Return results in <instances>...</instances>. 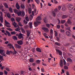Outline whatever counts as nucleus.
I'll return each mask as SVG.
<instances>
[{"label":"nucleus","mask_w":75,"mask_h":75,"mask_svg":"<svg viewBox=\"0 0 75 75\" xmlns=\"http://www.w3.org/2000/svg\"><path fill=\"white\" fill-rule=\"evenodd\" d=\"M67 7L69 10L71 11V10H73V8H74V6L72 5V4H69L67 5Z\"/></svg>","instance_id":"f257e3e1"},{"label":"nucleus","mask_w":75,"mask_h":75,"mask_svg":"<svg viewBox=\"0 0 75 75\" xmlns=\"http://www.w3.org/2000/svg\"><path fill=\"white\" fill-rule=\"evenodd\" d=\"M0 21L1 23H3V13L2 12H0Z\"/></svg>","instance_id":"f03ea898"},{"label":"nucleus","mask_w":75,"mask_h":75,"mask_svg":"<svg viewBox=\"0 0 75 75\" xmlns=\"http://www.w3.org/2000/svg\"><path fill=\"white\" fill-rule=\"evenodd\" d=\"M18 39H21L22 40H24V37L23 36V34L21 33H20L18 37Z\"/></svg>","instance_id":"7ed1b4c3"},{"label":"nucleus","mask_w":75,"mask_h":75,"mask_svg":"<svg viewBox=\"0 0 75 75\" xmlns=\"http://www.w3.org/2000/svg\"><path fill=\"white\" fill-rule=\"evenodd\" d=\"M4 53H5L4 51L1 50H0V54H1L2 55H3L4 57H6L7 55H6V54H4Z\"/></svg>","instance_id":"20e7f679"},{"label":"nucleus","mask_w":75,"mask_h":75,"mask_svg":"<svg viewBox=\"0 0 75 75\" xmlns=\"http://www.w3.org/2000/svg\"><path fill=\"white\" fill-rule=\"evenodd\" d=\"M41 22L40 21H36L34 23L35 26V27H37V26L39 25V24H41Z\"/></svg>","instance_id":"39448f33"},{"label":"nucleus","mask_w":75,"mask_h":75,"mask_svg":"<svg viewBox=\"0 0 75 75\" xmlns=\"http://www.w3.org/2000/svg\"><path fill=\"white\" fill-rule=\"evenodd\" d=\"M68 24H71V21L70 20H68L67 23H65V25L66 27H68Z\"/></svg>","instance_id":"423d86ee"},{"label":"nucleus","mask_w":75,"mask_h":75,"mask_svg":"<svg viewBox=\"0 0 75 75\" xmlns=\"http://www.w3.org/2000/svg\"><path fill=\"white\" fill-rule=\"evenodd\" d=\"M42 29L43 30H44V31L46 32V33H48L49 31V30L47 28L45 27H42Z\"/></svg>","instance_id":"0eeeda50"},{"label":"nucleus","mask_w":75,"mask_h":75,"mask_svg":"<svg viewBox=\"0 0 75 75\" xmlns=\"http://www.w3.org/2000/svg\"><path fill=\"white\" fill-rule=\"evenodd\" d=\"M17 42L18 44V45H22L23 43L22 40H19L17 41Z\"/></svg>","instance_id":"6e6552de"},{"label":"nucleus","mask_w":75,"mask_h":75,"mask_svg":"<svg viewBox=\"0 0 75 75\" xmlns=\"http://www.w3.org/2000/svg\"><path fill=\"white\" fill-rule=\"evenodd\" d=\"M11 54H13V52L12 51H9L8 50H7L6 53V54H7V55H10V54H11Z\"/></svg>","instance_id":"1a4fd4ad"},{"label":"nucleus","mask_w":75,"mask_h":75,"mask_svg":"<svg viewBox=\"0 0 75 75\" xmlns=\"http://www.w3.org/2000/svg\"><path fill=\"white\" fill-rule=\"evenodd\" d=\"M26 31L27 33V36L30 37V30H26Z\"/></svg>","instance_id":"9d476101"},{"label":"nucleus","mask_w":75,"mask_h":75,"mask_svg":"<svg viewBox=\"0 0 75 75\" xmlns=\"http://www.w3.org/2000/svg\"><path fill=\"white\" fill-rule=\"evenodd\" d=\"M12 38L15 41H17V40H18V39L17 38V36H13L12 37Z\"/></svg>","instance_id":"9b49d317"},{"label":"nucleus","mask_w":75,"mask_h":75,"mask_svg":"<svg viewBox=\"0 0 75 75\" xmlns=\"http://www.w3.org/2000/svg\"><path fill=\"white\" fill-rule=\"evenodd\" d=\"M16 8L18 10H19L20 9V6H19L18 4V2H16Z\"/></svg>","instance_id":"f8f14e48"},{"label":"nucleus","mask_w":75,"mask_h":75,"mask_svg":"<svg viewBox=\"0 0 75 75\" xmlns=\"http://www.w3.org/2000/svg\"><path fill=\"white\" fill-rule=\"evenodd\" d=\"M60 66L62 68L63 67V62L62 60H61L60 61Z\"/></svg>","instance_id":"ddd939ff"},{"label":"nucleus","mask_w":75,"mask_h":75,"mask_svg":"<svg viewBox=\"0 0 75 75\" xmlns=\"http://www.w3.org/2000/svg\"><path fill=\"white\" fill-rule=\"evenodd\" d=\"M21 13H22V12H21V11H20L19 12H18L17 14L18 15V16H22Z\"/></svg>","instance_id":"4468645a"},{"label":"nucleus","mask_w":75,"mask_h":75,"mask_svg":"<svg viewBox=\"0 0 75 75\" xmlns=\"http://www.w3.org/2000/svg\"><path fill=\"white\" fill-rule=\"evenodd\" d=\"M41 16H38L36 19L37 21H41Z\"/></svg>","instance_id":"2eb2a0df"},{"label":"nucleus","mask_w":75,"mask_h":75,"mask_svg":"<svg viewBox=\"0 0 75 75\" xmlns=\"http://www.w3.org/2000/svg\"><path fill=\"white\" fill-rule=\"evenodd\" d=\"M66 34L67 36H70L71 35V33L69 31H67L66 33Z\"/></svg>","instance_id":"dca6fc26"},{"label":"nucleus","mask_w":75,"mask_h":75,"mask_svg":"<svg viewBox=\"0 0 75 75\" xmlns=\"http://www.w3.org/2000/svg\"><path fill=\"white\" fill-rule=\"evenodd\" d=\"M68 15H63L62 16V18H68Z\"/></svg>","instance_id":"f3484780"},{"label":"nucleus","mask_w":75,"mask_h":75,"mask_svg":"<svg viewBox=\"0 0 75 75\" xmlns=\"http://www.w3.org/2000/svg\"><path fill=\"white\" fill-rule=\"evenodd\" d=\"M21 31L22 33H23V34H24L25 33V30H24V28H23L21 27Z\"/></svg>","instance_id":"a211bd4d"},{"label":"nucleus","mask_w":75,"mask_h":75,"mask_svg":"<svg viewBox=\"0 0 75 75\" xmlns=\"http://www.w3.org/2000/svg\"><path fill=\"white\" fill-rule=\"evenodd\" d=\"M56 51L57 52H59L60 55H62V52L61 51H59V50L58 49H56Z\"/></svg>","instance_id":"6ab92c4d"},{"label":"nucleus","mask_w":75,"mask_h":75,"mask_svg":"<svg viewBox=\"0 0 75 75\" xmlns=\"http://www.w3.org/2000/svg\"><path fill=\"white\" fill-rule=\"evenodd\" d=\"M4 5L5 6V8H8V5L6 3H4Z\"/></svg>","instance_id":"aec40b11"},{"label":"nucleus","mask_w":75,"mask_h":75,"mask_svg":"<svg viewBox=\"0 0 75 75\" xmlns=\"http://www.w3.org/2000/svg\"><path fill=\"white\" fill-rule=\"evenodd\" d=\"M15 45L16 47V48H21V47L19 45H18L16 44H15Z\"/></svg>","instance_id":"412c9836"},{"label":"nucleus","mask_w":75,"mask_h":75,"mask_svg":"<svg viewBox=\"0 0 75 75\" xmlns=\"http://www.w3.org/2000/svg\"><path fill=\"white\" fill-rule=\"evenodd\" d=\"M36 50L38 52H41V49L40 48H37L36 49Z\"/></svg>","instance_id":"4be33fe9"},{"label":"nucleus","mask_w":75,"mask_h":75,"mask_svg":"<svg viewBox=\"0 0 75 75\" xmlns=\"http://www.w3.org/2000/svg\"><path fill=\"white\" fill-rule=\"evenodd\" d=\"M29 25L30 28H32V25H33V23L31 22H29Z\"/></svg>","instance_id":"5701e85b"},{"label":"nucleus","mask_w":75,"mask_h":75,"mask_svg":"<svg viewBox=\"0 0 75 75\" xmlns=\"http://www.w3.org/2000/svg\"><path fill=\"white\" fill-rule=\"evenodd\" d=\"M21 20V18L20 17H18L16 18V20L18 22H19Z\"/></svg>","instance_id":"b1692460"},{"label":"nucleus","mask_w":75,"mask_h":75,"mask_svg":"<svg viewBox=\"0 0 75 75\" xmlns=\"http://www.w3.org/2000/svg\"><path fill=\"white\" fill-rule=\"evenodd\" d=\"M62 10H63V11H65V10H66V8H65V6H63Z\"/></svg>","instance_id":"393cba45"},{"label":"nucleus","mask_w":75,"mask_h":75,"mask_svg":"<svg viewBox=\"0 0 75 75\" xmlns=\"http://www.w3.org/2000/svg\"><path fill=\"white\" fill-rule=\"evenodd\" d=\"M55 45H57V46H60V45H61V44L59 43H58V42H55Z\"/></svg>","instance_id":"a878e982"},{"label":"nucleus","mask_w":75,"mask_h":75,"mask_svg":"<svg viewBox=\"0 0 75 75\" xmlns=\"http://www.w3.org/2000/svg\"><path fill=\"white\" fill-rule=\"evenodd\" d=\"M6 33L8 34V36H11V34H10V33L8 32V31L7 30H6Z\"/></svg>","instance_id":"bb28decb"},{"label":"nucleus","mask_w":75,"mask_h":75,"mask_svg":"<svg viewBox=\"0 0 75 75\" xmlns=\"http://www.w3.org/2000/svg\"><path fill=\"white\" fill-rule=\"evenodd\" d=\"M16 33H16V32H14V31H13V32H11V35H15V34H16Z\"/></svg>","instance_id":"cd10ccee"},{"label":"nucleus","mask_w":75,"mask_h":75,"mask_svg":"<svg viewBox=\"0 0 75 75\" xmlns=\"http://www.w3.org/2000/svg\"><path fill=\"white\" fill-rule=\"evenodd\" d=\"M52 15L54 17L56 16V13L55 12H54L53 11L52 12Z\"/></svg>","instance_id":"c85d7f7f"},{"label":"nucleus","mask_w":75,"mask_h":75,"mask_svg":"<svg viewBox=\"0 0 75 75\" xmlns=\"http://www.w3.org/2000/svg\"><path fill=\"white\" fill-rule=\"evenodd\" d=\"M20 30V27H18L15 29V31H16L18 32Z\"/></svg>","instance_id":"c756f323"},{"label":"nucleus","mask_w":75,"mask_h":75,"mask_svg":"<svg viewBox=\"0 0 75 75\" xmlns=\"http://www.w3.org/2000/svg\"><path fill=\"white\" fill-rule=\"evenodd\" d=\"M21 7L22 8L24 9V8H25V6H24L23 4H21Z\"/></svg>","instance_id":"7c9ffc66"},{"label":"nucleus","mask_w":75,"mask_h":75,"mask_svg":"<svg viewBox=\"0 0 75 75\" xmlns=\"http://www.w3.org/2000/svg\"><path fill=\"white\" fill-rule=\"evenodd\" d=\"M13 25H14V27H17V26H16V25H17V24L15 22H14H14H13Z\"/></svg>","instance_id":"2f4dec72"},{"label":"nucleus","mask_w":75,"mask_h":75,"mask_svg":"<svg viewBox=\"0 0 75 75\" xmlns=\"http://www.w3.org/2000/svg\"><path fill=\"white\" fill-rule=\"evenodd\" d=\"M7 17H8L9 18H11V16H10V14L9 13H8L7 14Z\"/></svg>","instance_id":"473e14b6"},{"label":"nucleus","mask_w":75,"mask_h":75,"mask_svg":"<svg viewBox=\"0 0 75 75\" xmlns=\"http://www.w3.org/2000/svg\"><path fill=\"white\" fill-rule=\"evenodd\" d=\"M71 48L73 49V51H74L75 52V45L72 46L71 47Z\"/></svg>","instance_id":"72a5a7b5"},{"label":"nucleus","mask_w":75,"mask_h":75,"mask_svg":"<svg viewBox=\"0 0 75 75\" xmlns=\"http://www.w3.org/2000/svg\"><path fill=\"white\" fill-rule=\"evenodd\" d=\"M29 61L30 62H34V59H33L30 58L29 60Z\"/></svg>","instance_id":"f704fd0d"},{"label":"nucleus","mask_w":75,"mask_h":75,"mask_svg":"<svg viewBox=\"0 0 75 75\" xmlns=\"http://www.w3.org/2000/svg\"><path fill=\"white\" fill-rule=\"evenodd\" d=\"M38 4H40V0H35Z\"/></svg>","instance_id":"c9c22d12"},{"label":"nucleus","mask_w":75,"mask_h":75,"mask_svg":"<svg viewBox=\"0 0 75 75\" xmlns=\"http://www.w3.org/2000/svg\"><path fill=\"white\" fill-rule=\"evenodd\" d=\"M33 18V16H32V15H30V17H29L30 20H31Z\"/></svg>","instance_id":"e433bc0d"},{"label":"nucleus","mask_w":75,"mask_h":75,"mask_svg":"<svg viewBox=\"0 0 75 75\" xmlns=\"http://www.w3.org/2000/svg\"><path fill=\"white\" fill-rule=\"evenodd\" d=\"M0 60L1 61H3V57L1 56V55H0Z\"/></svg>","instance_id":"4c0bfd02"},{"label":"nucleus","mask_w":75,"mask_h":75,"mask_svg":"<svg viewBox=\"0 0 75 75\" xmlns=\"http://www.w3.org/2000/svg\"><path fill=\"white\" fill-rule=\"evenodd\" d=\"M66 30H68L69 31L71 32V28H70V27L67 28H66Z\"/></svg>","instance_id":"58836bf2"},{"label":"nucleus","mask_w":75,"mask_h":75,"mask_svg":"<svg viewBox=\"0 0 75 75\" xmlns=\"http://www.w3.org/2000/svg\"><path fill=\"white\" fill-rule=\"evenodd\" d=\"M46 25L47 27V28H50V25H51V24H46Z\"/></svg>","instance_id":"ea45409f"},{"label":"nucleus","mask_w":75,"mask_h":75,"mask_svg":"<svg viewBox=\"0 0 75 75\" xmlns=\"http://www.w3.org/2000/svg\"><path fill=\"white\" fill-rule=\"evenodd\" d=\"M13 55H15V54H17V51H16V50H14V51L13 52Z\"/></svg>","instance_id":"a19ab883"},{"label":"nucleus","mask_w":75,"mask_h":75,"mask_svg":"<svg viewBox=\"0 0 75 75\" xmlns=\"http://www.w3.org/2000/svg\"><path fill=\"white\" fill-rule=\"evenodd\" d=\"M9 10L11 13H12V12H13V9H12V8H9Z\"/></svg>","instance_id":"79ce46f5"},{"label":"nucleus","mask_w":75,"mask_h":75,"mask_svg":"<svg viewBox=\"0 0 75 75\" xmlns=\"http://www.w3.org/2000/svg\"><path fill=\"white\" fill-rule=\"evenodd\" d=\"M7 30H8V31H13V30L11 29V28H6Z\"/></svg>","instance_id":"37998d69"},{"label":"nucleus","mask_w":75,"mask_h":75,"mask_svg":"<svg viewBox=\"0 0 75 75\" xmlns=\"http://www.w3.org/2000/svg\"><path fill=\"white\" fill-rule=\"evenodd\" d=\"M67 61H69V62H72V60L70 58H68L67 59Z\"/></svg>","instance_id":"c03bdc74"},{"label":"nucleus","mask_w":75,"mask_h":75,"mask_svg":"<svg viewBox=\"0 0 75 75\" xmlns=\"http://www.w3.org/2000/svg\"><path fill=\"white\" fill-rule=\"evenodd\" d=\"M50 33L51 35L53 34V30L52 29H51L50 30Z\"/></svg>","instance_id":"a18cd8bd"},{"label":"nucleus","mask_w":75,"mask_h":75,"mask_svg":"<svg viewBox=\"0 0 75 75\" xmlns=\"http://www.w3.org/2000/svg\"><path fill=\"white\" fill-rule=\"evenodd\" d=\"M29 14L31 13V8H29Z\"/></svg>","instance_id":"49530a36"},{"label":"nucleus","mask_w":75,"mask_h":75,"mask_svg":"<svg viewBox=\"0 0 75 75\" xmlns=\"http://www.w3.org/2000/svg\"><path fill=\"white\" fill-rule=\"evenodd\" d=\"M5 26H6V27H8V28L11 27V26L9 25H8L7 24H5Z\"/></svg>","instance_id":"de8ad7c7"},{"label":"nucleus","mask_w":75,"mask_h":75,"mask_svg":"<svg viewBox=\"0 0 75 75\" xmlns=\"http://www.w3.org/2000/svg\"><path fill=\"white\" fill-rule=\"evenodd\" d=\"M14 11L15 13H16V14H17L18 13V10H17V9H14Z\"/></svg>","instance_id":"09e8293b"},{"label":"nucleus","mask_w":75,"mask_h":75,"mask_svg":"<svg viewBox=\"0 0 75 75\" xmlns=\"http://www.w3.org/2000/svg\"><path fill=\"white\" fill-rule=\"evenodd\" d=\"M66 21L65 20H63L61 21V23H62V24H64V23H65Z\"/></svg>","instance_id":"8fccbe9b"},{"label":"nucleus","mask_w":75,"mask_h":75,"mask_svg":"<svg viewBox=\"0 0 75 75\" xmlns=\"http://www.w3.org/2000/svg\"><path fill=\"white\" fill-rule=\"evenodd\" d=\"M64 68L65 69H68V67L67 66H64Z\"/></svg>","instance_id":"3c124183"},{"label":"nucleus","mask_w":75,"mask_h":75,"mask_svg":"<svg viewBox=\"0 0 75 75\" xmlns=\"http://www.w3.org/2000/svg\"><path fill=\"white\" fill-rule=\"evenodd\" d=\"M62 15V14H61V13L60 12L59 13L58 16V17H61V15Z\"/></svg>","instance_id":"603ef678"},{"label":"nucleus","mask_w":75,"mask_h":75,"mask_svg":"<svg viewBox=\"0 0 75 75\" xmlns=\"http://www.w3.org/2000/svg\"><path fill=\"white\" fill-rule=\"evenodd\" d=\"M25 19L27 21H29V19H28V17L27 16L25 18Z\"/></svg>","instance_id":"864d4df0"},{"label":"nucleus","mask_w":75,"mask_h":75,"mask_svg":"<svg viewBox=\"0 0 75 75\" xmlns=\"http://www.w3.org/2000/svg\"><path fill=\"white\" fill-rule=\"evenodd\" d=\"M69 50L70 51V52H74L73 49H72V48L70 47L69 49Z\"/></svg>","instance_id":"5fc2aeb1"},{"label":"nucleus","mask_w":75,"mask_h":75,"mask_svg":"<svg viewBox=\"0 0 75 75\" xmlns=\"http://www.w3.org/2000/svg\"><path fill=\"white\" fill-rule=\"evenodd\" d=\"M22 16H25V12H24V11H23L22 12Z\"/></svg>","instance_id":"6e6d98bb"},{"label":"nucleus","mask_w":75,"mask_h":75,"mask_svg":"<svg viewBox=\"0 0 75 75\" xmlns=\"http://www.w3.org/2000/svg\"><path fill=\"white\" fill-rule=\"evenodd\" d=\"M35 48H33L32 49V51L33 52H35Z\"/></svg>","instance_id":"4d7b16f0"},{"label":"nucleus","mask_w":75,"mask_h":75,"mask_svg":"<svg viewBox=\"0 0 75 75\" xmlns=\"http://www.w3.org/2000/svg\"><path fill=\"white\" fill-rule=\"evenodd\" d=\"M4 72L5 74V75H7L8 74V72H7L6 70L4 71Z\"/></svg>","instance_id":"13d9d810"},{"label":"nucleus","mask_w":75,"mask_h":75,"mask_svg":"<svg viewBox=\"0 0 75 75\" xmlns=\"http://www.w3.org/2000/svg\"><path fill=\"white\" fill-rule=\"evenodd\" d=\"M5 23H6V24H10V23H8L6 20L5 21Z\"/></svg>","instance_id":"bf43d9fd"},{"label":"nucleus","mask_w":75,"mask_h":75,"mask_svg":"<svg viewBox=\"0 0 75 75\" xmlns=\"http://www.w3.org/2000/svg\"><path fill=\"white\" fill-rule=\"evenodd\" d=\"M36 62L38 63H40V60H38L36 61Z\"/></svg>","instance_id":"052dcab7"},{"label":"nucleus","mask_w":75,"mask_h":75,"mask_svg":"<svg viewBox=\"0 0 75 75\" xmlns=\"http://www.w3.org/2000/svg\"><path fill=\"white\" fill-rule=\"evenodd\" d=\"M19 25L21 27H23V25L21 24V23L19 22L18 23Z\"/></svg>","instance_id":"680f3d73"},{"label":"nucleus","mask_w":75,"mask_h":75,"mask_svg":"<svg viewBox=\"0 0 75 75\" xmlns=\"http://www.w3.org/2000/svg\"><path fill=\"white\" fill-rule=\"evenodd\" d=\"M60 25H57V28L59 29V28H60Z\"/></svg>","instance_id":"e2e57ef3"},{"label":"nucleus","mask_w":75,"mask_h":75,"mask_svg":"<svg viewBox=\"0 0 75 75\" xmlns=\"http://www.w3.org/2000/svg\"><path fill=\"white\" fill-rule=\"evenodd\" d=\"M58 9H55L54 11H53V12H54L55 13H56V12H57V11H58Z\"/></svg>","instance_id":"0e129e2a"},{"label":"nucleus","mask_w":75,"mask_h":75,"mask_svg":"<svg viewBox=\"0 0 75 75\" xmlns=\"http://www.w3.org/2000/svg\"><path fill=\"white\" fill-rule=\"evenodd\" d=\"M3 8V5L0 6V10H1V9H2Z\"/></svg>","instance_id":"69168bd1"},{"label":"nucleus","mask_w":75,"mask_h":75,"mask_svg":"<svg viewBox=\"0 0 75 75\" xmlns=\"http://www.w3.org/2000/svg\"><path fill=\"white\" fill-rule=\"evenodd\" d=\"M61 7H62V6H59L58 7V9L59 10H61Z\"/></svg>","instance_id":"338daca9"},{"label":"nucleus","mask_w":75,"mask_h":75,"mask_svg":"<svg viewBox=\"0 0 75 75\" xmlns=\"http://www.w3.org/2000/svg\"><path fill=\"white\" fill-rule=\"evenodd\" d=\"M3 75V72L2 71L0 72V75Z\"/></svg>","instance_id":"774afa93"}]
</instances>
